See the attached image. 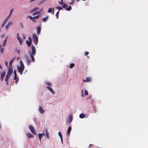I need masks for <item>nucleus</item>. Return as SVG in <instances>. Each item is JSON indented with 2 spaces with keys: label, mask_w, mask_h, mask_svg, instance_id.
Segmentation results:
<instances>
[{
  "label": "nucleus",
  "mask_w": 148,
  "mask_h": 148,
  "mask_svg": "<svg viewBox=\"0 0 148 148\" xmlns=\"http://www.w3.org/2000/svg\"><path fill=\"white\" fill-rule=\"evenodd\" d=\"M46 84H47L49 86H51V83L50 82H46Z\"/></svg>",
  "instance_id": "nucleus-36"
},
{
  "label": "nucleus",
  "mask_w": 148,
  "mask_h": 148,
  "mask_svg": "<svg viewBox=\"0 0 148 148\" xmlns=\"http://www.w3.org/2000/svg\"><path fill=\"white\" fill-rule=\"evenodd\" d=\"M35 0H30L29 1V3H31L34 1H35Z\"/></svg>",
  "instance_id": "nucleus-45"
},
{
  "label": "nucleus",
  "mask_w": 148,
  "mask_h": 148,
  "mask_svg": "<svg viewBox=\"0 0 148 148\" xmlns=\"http://www.w3.org/2000/svg\"><path fill=\"white\" fill-rule=\"evenodd\" d=\"M75 66V64L74 63H71L70 64L69 67L70 68H72Z\"/></svg>",
  "instance_id": "nucleus-30"
},
{
  "label": "nucleus",
  "mask_w": 148,
  "mask_h": 148,
  "mask_svg": "<svg viewBox=\"0 0 148 148\" xmlns=\"http://www.w3.org/2000/svg\"><path fill=\"white\" fill-rule=\"evenodd\" d=\"M54 8H53V10L51 8H49L47 12L49 13H51L52 14L54 12Z\"/></svg>",
  "instance_id": "nucleus-14"
},
{
  "label": "nucleus",
  "mask_w": 148,
  "mask_h": 148,
  "mask_svg": "<svg viewBox=\"0 0 148 148\" xmlns=\"http://www.w3.org/2000/svg\"><path fill=\"white\" fill-rule=\"evenodd\" d=\"M7 21H6V20L5 19V20L3 22V23L2 24L1 27H3L4 26V25H5L6 23V22Z\"/></svg>",
  "instance_id": "nucleus-27"
},
{
  "label": "nucleus",
  "mask_w": 148,
  "mask_h": 148,
  "mask_svg": "<svg viewBox=\"0 0 148 148\" xmlns=\"http://www.w3.org/2000/svg\"><path fill=\"white\" fill-rule=\"evenodd\" d=\"M59 10H58L56 13V17L57 18H58V15L59 13Z\"/></svg>",
  "instance_id": "nucleus-33"
},
{
  "label": "nucleus",
  "mask_w": 148,
  "mask_h": 148,
  "mask_svg": "<svg viewBox=\"0 0 148 148\" xmlns=\"http://www.w3.org/2000/svg\"><path fill=\"white\" fill-rule=\"evenodd\" d=\"M79 117L81 119H82L85 117V115L84 113H82L79 115Z\"/></svg>",
  "instance_id": "nucleus-23"
},
{
  "label": "nucleus",
  "mask_w": 148,
  "mask_h": 148,
  "mask_svg": "<svg viewBox=\"0 0 148 148\" xmlns=\"http://www.w3.org/2000/svg\"><path fill=\"white\" fill-rule=\"evenodd\" d=\"M57 8L59 10H61L62 9V8L60 6H58L57 7Z\"/></svg>",
  "instance_id": "nucleus-39"
},
{
  "label": "nucleus",
  "mask_w": 148,
  "mask_h": 148,
  "mask_svg": "<svg viewBox=\"0 0 148 148\" xmlns=\"http://www.w3.org/2000/svg\"><path fill=\"white\" fill-rule=\"evenodd\" d=\"M1 128V126L0 125V129Z\"/></svg>",
  "instance_id": "nucleus-56"
},
{
  "label": "nucleus",
  "mask_w": 148,
  "mask_h": 148,
  "mask_svg": "<svg viewBox=\"0 0 148 148\" xmlns=\"http://www.w3.org/2000/svg\"><path fill=\"white\" fill-rule=\"evenodd\" d=\"M28 16L29 18L31 19V20L32 21L34 22H36V21L35 20V19H38L39 18V15H38L37 16H36L34 17H32L30 16Z\"/></svg>",
  "instance_id": "nucleus-4"
},
{
  "label": "nucleus",
  "mask_w": 148,
  "mask_h": 148,
  "mask_svg": "<svg viewBox=\"0 0 148 148\" xmlns=\"http://www.w3.org/2000/svg\"><path fill=\"white\" fill-rule=\"evenodd\" d=\"M61 142L62 143H63V140H62V138H61Z\"/></svg>",
  "instance_id": "nucleus-51"
},
{
  "label": "nucleus",
  "mask_w": 148,
  "mask_h": 148,
  "mask_svg": "<svg viewBox=\"0 0 148 148\" xmlns=\"http://www.w3.org/2000/svg\"><path fill=\"white\" fill-rule=\"evenodd\" d=\"M21 28L22 29H23V24H22V23H21Z\"/></svg>",
  "instance_id": "nucleus-49"
},
{
  "label": "nucleus",
  "mask_w": 148,
  "mask_h": 148,
  "mask_svg": "<svg viewBox=\"0 0 148 148\" xmlns=\"http://www.w3.org/2000/svg\"><path fill=\"white\" fill-rule=\"evenodd\" d=\"M84 95H86V96L88 94V92L87 90H85L84 91Z\"/></svg>",
  "instance_id": "nucleus-34"
},
{
  "label": "nucleus",
  "mask_w": 148,
  "mask_h": 148,
  "mask_svg": "<svg viewBox=\"0 0 148 148\" xmlns=\"http://www.w3.org/2000/svg\"><path fill=\"white\" fill-rule=\"evenodd\" d=\"M82 93H83V90H82Z\"/></svg>",
  "instance_id": "nucleus-55"
},
{
  "label": "nucleus",
  "mask_w": 148,
  "mask_h": 148,
  "mask_svg": "<svg viewBox=\"0 0 148 148\" xmlns=\"http://www.w3.org/2000/svg\"><path fill=\"white\" fill-rule=\"evenodd\" d=\"M10 75H6L5 76V81L6 82L7 84H8V81L9 79V77Z\"/></svg>",
  "instance_id": "nucleus-18"
},
{
  "label": "nucleus",
  "mask_w": 148,
  "mask_h": 148,
  "mask_svg": "<svg viewBox=\"0 0 148 148\" xmlns=\"http://www.w3.org/2000/svg\"><path fill=\"white\" fill-rule=\"evenodd\" d=\"M71 9V6H69L68 8H66V10L67 11H70Z\"/></svg>",
  "instance_id": "nucleus-32"
},
{
  "label": "nucleus",
  "mask_w": 148,
  "mask_h": 148,
  "mask_svg": "<svg viewBox=\"0 0 148 148\" xmlns=\"http://www.w3.org/2000/svg\"><path fill=\"white\" fill-rule=\"evenodd\" d=\"M41 31V28L40 27H39L37 28V34L38 35L40 33Z\"/></svg>",
  "instance_id": "nucleus-20"
},
{
  "label": "nucleus",
  "mask_w": 148,
  "mask_h": 148,
  "mask_svg": "<svg viewBox=\"0 0 148 148\" xmlns=\"http://www.w3.org/2000/svg\"><path fill=\"white\" fill-rule=\"evenodd\" d=\"M91 79L89 77H87L86 78V79H83V82H88L90 81Z\"/></svg>",
  "instance_id": "nucleus-17"
},
{
  "label": "nucleus",
  "mask_w": 148,
  "mask_h": 148,
  "mask_svg": "<svg viewBox=\"0 0 148 148\" xmlns=\"http://www.w3.org/2000/svg\"><path fill=\"white\" fill-rule=\"evenodd\" d=\"M14 60H15V59L13 58V59H12V60H11L10 61V63H9V65H10L9 67H10V66H11V65H12V63L13 62H14Z\"/></svg>",
  "instance_id": "nucleus-24"
},
{
  "label": "nucleus",
  "mask_w": 148,
  "mask_h": 148,
  "mask_svg": "<svg viewBox=\"0 0 148 148\" xmlns=\"http://www.w3.org/2000/svg\"><path fill=\"white\" fill-rule=\"evenodd\" d=\"M39 13L38 12H36V13H34L33 14V15H35L36 14H38Z\"/></svg>",
  "instance_id": "nucleus-46"
},
{
  "label": "nucleus",
  "mask_w": 148,
  "mask_h": 148,
  "mask_svg": "<svg viewBox=\"0 0 148 148\" xmlns=\"http://www.w3.org/2000/svg\"><path fill=\"white\" fill-rule=\"evenodd\" d=\"M71 127H69L67 131V134L68 135H69L71 132Z\"/></svg>",
  "instance_id": "nucleus-19"
},
{
  "label": "nucleus",
  "mask_w": 148,
  "mask_h": 148,
  "mask_svg": "<svg viewBox=\"0 0 148 148\" xmlns=\"http://www.w3.org/2000/svg\"><path fill=\"white\" fill-rule=\"evenodd\" d=\"M89 52H88L86 51L85 52L84 55L86 56L88 58H89V57L88 56V55L89 54Z\"/></svg>",
  "instance_id": "nucleus-28"
},
{
  "label": "nucleus",
  "mask_w": 148,
  "mask_h": 148,
  "mask_svg": "<svg viewBox=\"0 0 148 148\" xmlns=\"http://www.w3.org/2000/svg\"><path fill=\"white\" fill-rule=\"evenodd\" d=\"M45 131V134H46V133H48L47 129H46Z\"/></svg>",
  "instance_id": "nucleus-42"
},
{
  "label": "nucleus",
  "mask_w": 148,
  "mask_h": 148,
  "mask_svg": "<svg viewBox=\"0 0 148 148\" xmlns=\"http://www.w3.org/2000/svg\"><path fill=\"white\" fill-rule=\"evenodd\" d=\"M39 112L42 114H43L45 112L44 110L42 108V107L40 106L39 108Z\"/></svg>",
  "instance_id": "nucleus-13"
},
{
  "label": "nucleus",
  "mask_w": 148,
  "mask_h": 148,
  "mask_svg": "<svg viewBox=\"0 0 148 148\" xmlns=\"http://www.w3.org/2000/svg\"><path fill=\"white\" fill-rule=\"evenodd\" d=\"M63 0H61V2L59 1V4L61 5H62L63 4Z\"/></svg>",
  "instance_id": "nucleus-38"
},
{
  "label": "nucleus",
  "mask_w": 148,
  "mask_h": 148,
  "mask_svg": "<svg viewBox=\"0 0 148 148\" xmlns=\"http://www.w3.org/2000/svg\"><path fill=\"white\" fill-rule=\"evenodd\" d=\"M12 25V22H9L5 27V29H8Z\"/></svg>",
  "instance_id": "nucleus-12"
},
{
  "label": "nucleus",
  "mask_w": 148,
  "mask_h": 148,
  "mask_svg": "<svg viewBox=\"0 0 148 148\" xmlns=\"http://www.w3.org/2000/svg\"><path fill=\"white\" fill-rule=\"evenodd\" d=\"M27 136L28 138H33L34 137V136L30 133H27Z\"/></svg>",
  "instance_id": "nucleus-15"
},
{
  "label": "nucleus",
  "mask_w": 148,
  "mask_h": 148,
  "mask_svg": "<svg viewBox=\"0 0 148 148\" xmlns=\"http://www.w3.org/2000/svg\"><path fill=\"white\" fill-rule=\"evenodd\" d=\"M13 10H14V9L13 8H12L11 10L9 15L7 16V17L5 19V20H6V21H8V20L9 19L10 16H11L12 14Z\"/></svg>",
  "instance_id": "nucleus-10"
},
{
  "label": "nucleus",
  "mask_w": 148,
  "mask_h": 148,
  "mask_svg": "<svg viewBox=\"0 0 148 148\" xmlns=\"http://www.w3.org/2000/svg\"><path fill=\"white\" fill-rule=\"evenodd\" d=\"M29 128L31 132L33 133V134L34 135H36V131L34 129L33 126L32 125H30L29 126Z\"/></svg>",
  "instance_id": "nucleus-6"
},
{
  "label": "nucleus",
  "mask_w": 148,
  "mask_h": 148,
  "mask_svg": "<svg viewBox=\"0 0 148 148\" xmlns=\"http://www.w3.org/2000/svg\"><path fill=\"white\" fill-rule=\"evenodd\" d=\"M62 7L63 8H65L67 6V5L65 3H63Z\"/></svg>",
  "instance_id": "nucleus-31"
},
{
  "label": "nucleus",
  "mask_w": 148,
  "mask_h": 148,
  "mask_svg": "<svg viewBox=\"0 0 148 148\" xmlns=\"http://www.w3.org/2000/svg\"><path fill=\"white\" fill-rule=\"evenodd\" d=\"M17 39L18 40L19 43L20 45H22V43L23 42V41L21 39V37H20L19 34L18 33L17 34Z\"/></svg>",
  "instance_id": "nucleus-5"
},
{
  "label": "nucleus",
  "mask_w": 148,
  "mask_h": 148,
  "mask_svg": "<svg viewBox=\"0 0 148 148\" xmlns=\"http://www.w3.org/2000/svg\"><path fill=\"white\" fill-rule=\"evenodd\" d=\"M18 78H17V79L15 81V84H17V82H18Z\"/></svg>",
  "instance_id": "nucleus-50"
},
{
  "label": "nucleus",
  "mask_w": 148,
  "mask_h": 148,
  "mask_svg": "<svg viewBox=\"0 0 148 148\" xmlns=\"http://www.w3.org/2000/svg\"><path fill=\"white\" fill-rule=\"evenodd\" d=\"M23 39H25V38H26L25 36L24 35H23Z\"/></svg>",
  "instance_id": "nucleus-48"
},
{
  "label": "nucleus",
  "mask_w": 148,
  "mask_h": 148,
  "mask_svg": "<svg viewBox=\"0 0 148 148\" xmlns=\"http://www.w3.org/2000/svg\"><path fill=\"white\" fill-rule=\"evenodd\" d=\"M71 2L70 3H69L70 4H73V3L74 0H71Z\"/></svg>",
  "instance_id": "nucleus-40"
},
{
  "label": "nucleus",
  "mask_w": 148,
  "mask_h": 148,
  "mask_svg": "<svg viewBox=\"0 0 148 148\" xmlns=\"http://www.w3.org/2000/svg\"><path fill=\"white\" fill-rule=\"evenodd\" d=\"M5 65L7 66H8V63L7 61H6L5 62Z\"/></svg>",
  "instance_id": "nucleus-44"
},
{
  "label": "nucleus",
  "mask_w": 148,
  "mask_h": 148,
  "mask_svg": "<svg viewBox=\"0 0 148 148\" xmlns=\"http://www.w3.org/2000/svg\"><path fill=\"white\" fill-rule=\"evenodd\" d=\"M45 135V136L47 137V138L48 139H49V133H46Z\"/></svg>",
  "instance_id": "nucleus-35"
},
{
  "label": "nucleus",
  "mask_w": 148,
  "mask_h": 148,
  "mask_svg": "<svg viewBox=\"0 0 148 148\" xmlns=\"http://www.w3.org/2000/svg\"><path fill=\"white\" fill-rule=\"evenodd\" d=\"M20 66L17 67V69L18 72L21 75L22 74L23 71L24 70L25 67L23 63L21 60L20 61Z\"/></svg>",
  "instance_id": "nucleus-2"
},
{
  "label": "nucleus",
  "mask_w": 148,
  "mask_h": 148,
  "mask_svg": "<svg viewBox=\"0 0 148 148\" xmlns=\"http://www.w3.org/2000/svg\"><path fill=\"white\" fill-rule=\"evenodd\" d=\"M16 51L17 53L19 54L20 53V51L19 49H18L16 50Z\"/></svg>",
  "instance_id": "nucleus-41"
},
{
  "label": "nucleus",
  "mask_w": 148,
  "mask_h": 148,
  "mask_svg": "<svg viewBox=\"0 0 148 148\" xmlns=\"http://www.w3.org/2000/svg\"><path fill=\"white\" fill-rule=\"evenodd\" d=\"M44 135V133L40 134H38L39 138L40 140H41V138Z\"/></svg>",
  "instance_id": "nucleus-25"
},
{
  "label": "nucleus",
  "mask_w": 148,
  "mask_h": 148,
  "mask_svg": "<svg viewBox=\"0 0 148 148\" xmlns=\"http://www.w3.org/2000/svg\"><path fill=\"white\" fill-rule=\"evenodd\" d=\"M73 119V118L72 116L71 115H69V121L71 122Z\"/></svg>",
  "instance_id": "nucleus-26"
},
{
  "label": "nucleus",
  "mask_w": 148,
  "mask_h": 148,
  "mask_svg": "<svg viewBox=\"0 0 148 148\" xmlns=\"http://www.w3.org/2000/svg\"><path fill=\"white\" fill-rule=\"evenodd\" d=\"M91 145V144H90V145H89V147H90V146H91V145Z\"/></svg>",
  "instance_id": "nucleus-54"
},
{
  "label": "nucleus",
  "mask_w": 148,
  "mask_h": 148,
  "mask_svg": "<svg viewBox=\"0 0 148 148\" xmlns=\"http://www.w3.org/2000/svg\"><path fill=\"white\" fill-rule=\"evenodd\" d=\"M31 48L32 52H30L29 53L30 57L32 59V62H34L35 61L34 56L36 54V49L35 47L33 45H32Z\"/></svg>",
  "instance_id": "nucleus-1"
},
{
  "label": "nucleus",
  "mask_w": 148,
  "mask_h": 148,
  "mask_svg": "<svg viewBox=\"0 0 148 148\" xmlns=\"http://www.w3.org/2000/svg\"><path fill=\"white\" fill-rule=\"evenodd\" d=\"M33 39L34 44L36 45L38 42V38L37 36L35 34H34L32 35Z\"/></svg>",
  "instance_id": "nucleus-3"
},
{
  "label": "nucleus",
  "mask_w": 148,
  "mask_h": 148,
  "mask_svg": "<svg viewBox=\"0 0 148 148\" xmlns=\"http://www.w3.org/2000/svg\"><path fill=\"white\" fill-rule=\"evenodd\" d=\"M17 75H15L14 78V80L16 79H17Z\"/></svg>",
  "instance_id": "nucleus-43"
},
{
  "label": "nucleus",
  "mask_w": 148,
  "mask_h": 148,
  "mask_svg": "<svg viewBox=\"0 0 148 148\" xmlns=\"http://www.w3.org/2000/svg\"><path fill=\"white\" fill-rule=\"evenodd\" d=\"M58 135H59V136H60V138H62V134H61V132H58Z\"/></svg>",
  "instance_id": "nucleus-37"
},
{
  "label": "nucleus",
  "mask_w": 148,
  "mask_h": 148,
  "mask_svg": "<svg viewBox=\"0 0 148 148\" xmlns=\"http://www.w3.org/2000/svg\"><path fill=\"white\" fill-rule=\"evenodd\" d=\"M46 88L48 90L51 92L53 94H54V92L53 91V89L51 87L49 86H47Z\"/></svg>",
  "instance_id": "nucleus-16"
},
{
  "label": "nucleus",
  "mask_w": 148,
  "mask_h": 148,
  "mask_svg": "<svg viewBox=\"0 0 148 148\" xmlns=\"http://www.w3.org/2000/svg\"><path fill=\"white\" fill-rule=\"evenodd\" d=\"M0 68L1 69H2V66L1 65H0Z\"/></svg>",
  "instance_id": "nucleus-53"
},
{
  "label": "nucleus",
  "mask_w": 148,
  "mask_h": 148,
  "mask_svg": "<svg viewBox=\"0 0 148 148\" xmlns=\"http://www.w3.org/2000/svg\"><path fill=\"white\" fill-rule=\"evenodd\" d=\"M25 57L26 60L27 62L28 65H29L31 64V61L30 59H29L27 55H26L25 56Z\"/></svg>",
  "instance_id": "nucleus-7"
},
{
  "label": "nucleus",
  "mask_w": 148,
  "mask_h": 148,
  "mask_svg": "<svg viewBox=\"0 0 148 148\" xmlns=\"http://www.w3.org/2000/svg\"><path fill=\"white\" fill-rule=\"evenodd\" d=\"M29 41L28 40H26V44L29 47L32 44V40L31 38L30 37L29 38Z\"/></svg>",
  "instance_id": "nucleus-8"
},
{
  "label": "nucleus",
  "mask_w": 148,
  "mask_h": 148,
  "mask_svg": "<svg viewBox=\"0 0 148 148\" xmlns=\"http://www.w3.org/2000/svg\"><path fill=\"white\" fill-rule=\"evenodd\" d=\"M38 9H39L37 7H36V8H34L32 10L30 11V12H35L36 11L38 10Z\"/></svg>",
  "instance_id": "nucleus-22"
},
{
  "label": "nucleus",
  "mask_w": 148,
  "mask_h": 148,
  "mask_svg": "<svg viewBox=\"0 0 148 148\" xmlns=\"http://www.w3.org/2000/svg\"><path fill=\"white\" fill-rule=\"evenodd\" d=\"M13 70L12 69L9 67L8 68V71L7 75L10 76Z\"/></svg>",
  "instance_id": "nucleus-9"
},
{
  "label": "nucleus",
  "mask_w": 148,
  "mask_h": 148,
  "mask_svg": "<svg viewBox=\"0 0 148 148\" xmlns=\"http://www.w3.org/2000/svg\"><path fill=\"white\" fill-rule=\"evenodd\" d=\"M81 95H82V97H84V94H83V93H82V94Z\"/></svg>",
  "instance_id": "nucleus-52"
},
{
  "label": "nucleus",
  "mask_w": 148,
  "mask_h": 148,
  "mask_svg": "<svg viewBox=\"0 0 148 148\" xmlns=\"http://www.w3.org/2000/svg\"><path fill=\"white\" fill-rule=\"evenodd\" d=\"M16 70H14V75H16Z\"/></svg>",
  "instance_id": "nucleus-47"
},
{
  "label": "nucleus",
  "mask_w": 148,
  "mask_h": 148,
  "mask_svg": "<svg viewBox=\"0 0 148 148\" xmlns=\"http://www.w3.org/2000/svg\"><path fill=\"white\" fill-rule=\"evenodd\" d=\"M5 71L3 72H1V73H0L1 78V80L2 81L3 80V78L5 75Z\"/></svg>",
  "instance_id": "nucleus-11"
},
{
  "label": "nucleus",
  "mask_w": 148,
  "mask_h": 148,
  "mask_svg": "<svg viewBox=\"0 0 148 148\" xmlns=\"http://www.w3.org/2000/svg\"><path fill=\"white\" fill-rule=\"evenodd\" d=\"M7 40V38H6L3 41V45L4 47L6 45Z\"/></svg>",
  "instance_id": "nucleus-21"
},
{
  "label": "nucleus",
  "mask_w": 148,
  "mask_h": 148,
  "mask_svg": "<svg viewBox=\"0 0 148 148\" xmlns=\"http://www.w3.org/2000/svg\"><path fill=\"white\" fill-rule=\"evenodd\" d=\"M48 18V16H47L46 17H45L44 18H43L42 19V21H43L45 22V21H46L47 20Z\"/></svg>",
  "instance_id": "nucleus-29"
}]
</instances>
